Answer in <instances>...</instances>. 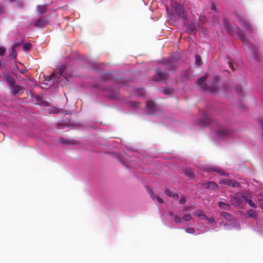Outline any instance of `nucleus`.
Masks as SVG:
<instances>
[{
    "label": "nucleus",
    "mask_w": 263,
    "mask_h": 263,
    "mask_svg": "<svg viewBox=\"0 0 263 263\" xmlns=\"http://www.w3.org/2000/svg\"><path fill=\"white\" fill-rule=\"evenodd\" d=\"M164 67L168 70H174L178 67V64L174 59H170L165 62Z\"/></svg>",
    "instance_id": "423d86ee"
},
{
    "label": "nucleus",
    "mask_w": 263,
    "mask_h": 263,
    "mask_svg": "<svg viewBox=\"0 0 263 263\" xmlns=\"http://www.w3.org/2000/svg\"><path fill=\"white\" fill-rule=\"evenodd\" d=\"M31 44L29 43H26L23 45V49L24 50H28L31 48Z\"/></svg>",
    "instance_id": "b1692460"
},
{
    "label": "nucleus",
    "mask_w": 263,
    "mask_h": 263,
    "mask_svg": "<svg viewBox=\"0 0 263 263\" xmlns=\"http://www.w3.org/2000/svg\"><path fill=\"white\" fill-rule=\"evenodd\" d=\"M5 80L8 84L10 89V92L12 95H21L24 91V88L18 85H16L15 80L9 75L5 76Z\"/></svg>",
    "instance_id": "f03ea898"
},
{
    "label": "nucleus",
    "mask_w": 263,
    "mask_h": 263,
    "mask_svg": "<svg viewBox=\"0 0 263 263\" xmlns=\"http://www.w3.org/2000/svg\"><path fill=\"white\" fill-rule=\"evenodd\" d=\"M6 51V49L3 47H0V55H4Z\"/></svg>",
    "instance_id": "72a5a7b5"
},
{
    "label": "nucleus",
    "mask_w": 263,
    "mask_h": 263,
    "mask_svg": "<svg viewBox=\"0 0 263 263\" xmlns=\"http://www.w3.org/2000/svg\"><path fill=\"white\" fill-rule=\"evenodd\" d=\"M10 2H15L17 0H9Z\"/></svg>",
    "instance_id": "09e8293b"
},
{
    "label": "nucleus",
    "mask_w": 263,
    "mask_h": 263,
    "mask_svg": "<svg viewBox=\"0 0 263 263\" xmlns=\"http://www.w3.org/2000/svg\"><path fill=\"white\" fill-rule=\"evenodd\" d=\"M186 200L184 197H182L179 200V203L181 204H183L185 203Z\"/></svg>",
    "instance_id": "c9c22d12"
},
{
    "label": "nucleus",
    "mask_w": 263,
    "mask_h": 263,
    "mask_svg": "<svg viewBox=\"0 0 263 263\" xmlns=\"http://www.w3.org/2000/svg\"><path fill=\"white\" fill-rule=\"evenodd\" d=\"M18 46L17 44H15L13 45L11 48V57L15 59L17 56L16 51L15 50V48Z\"/></svg>",
    "instance_id": "f3484780"
},
{
    "label": "nucleus",
    "mask_w": 263,
    "mask_h": 263,
    "mask_svg": "<svg viewBox=\"0 0 263 263\" xmlns=\"http://www.w3.org/2000/svg\"><path fill=\"white\" fill-rule=\"evenodd\" d=\"M213 171L216 172H217L218 174L221 175V176H228L229 175L228 173L223 172V171L220 170L218 168H214Z\"/></svg>",
    "instance_id": "412c9836"
},
{
    "label": "nucleus",
    "mask_w": 263,
    "mask_h": 263,
    "mask_svg": "<svg viewBox=\"0 0 263 263\" xmlns=\"http://www.w3.org/2000/svg\"><path fill=\"white\" fill-rule=\"evenodd\" d=\"M155 197H156V199L158 203H162L163 202V200L162 199H161V198H160L159 197L156 196Z\"/></svg>",
    "instance_id": "f704fd0d"
},
{
    "label": "nucleus",
    "mask_w": 263,
    "mask_h": 263,
    "mask_svg": "<svg viewBox=\"0 0 263 263\" xmlns=\"http://www.w3.org/2000/svg\"><path fill=\"white\" fill-rule=\"evenodd\" d=\"M167 78L168 74L166 72L158 70L156 72L154 79L157 82H162L166 80Z\"/></svg>",
    "instance_id": "6e6552de"
},
{
    "label": "nucleus",
    "mask_w": 263,
    "mask_h": 263,
    "mask_svg": "<svg viewBox=\"0 0 263 263\" xmlns=\"http://www.w3.org/2000/svg\"><path fill=\"white\" fill-rule=\"evenodd\" d=\"M165 194H166L167 196H170V197H171V196H173V197H174L175 196H176V195H175V194H173V193H172L170 190H167H167H165Z\"/></svg>",
    "instance_id": "bb28decb"
},
{
    "label": "nucleus",
    "mask_w": 263,
    "mask_h": 263,
    "mask_svg": "<svg viewBox=\"0 0 263 263\" xmlns=\"http://www.w3.org/2000/svg\"><path fill=\"white\" fill-rule=\"evenodd\" d=\"M138 105H139L138 102H132L131 103V105L133 106V107L138 106Z\"/></svg>",
    "instance_id": "a19ab883"
},
{
    "label": "nucleus",
    "mask_w": 263,
    "mask_h": 263,
    "mask_svg": "<svg viewBox=\"0 0 263 263\" xmlns=\"http://www.w3.org/2000/svg\"><path fill=\"white\" fill-rule=\"evenodd\" d=\"M174 222L176 223L181 224V220L179 217L175 216L174 218Z\"/></svg>",
    "instance_id": "c756f323"
},
{
    "label": "nucleus",
    "mask_w": 263,
    "mask_h": 263,
    "mask_svg": "<svg viewBox=\"0 0 263 263\" xmlns=\"http://www.w3.org/2000/svg\"><path fill=\"white\" fill-rule=\"evenodd\" d=\"M218 205L221 209L226 211H230L231 210V206L227 203H224L223 202H219Z\"/></svg>",
    "instance_id": "dca6fc26"
},
{
    "label": "nucleus",
    "mask_w": 263,
    "mask_h": 263,
    "mask_svg": "<svg viewBox=\"0 0 263 263\" xmlns=\"http://www.w3.org/2000/svg\"><path fill=\"white\" fill-rule=\"evenodd\" d=\"M16 68L17 69H18V67H17V65H16Z\"/></svg>",
    "instance_id": "8fccbe9b"
},
{
    "label": "nucleus",
    "mask_w": 263,
    "mask_h": 263,
    "mask_svg": "<svg viewBox=\"0 0 263 263\" xmlns=\"http://www.w3.org/2000/svg\"><path fill=\"white\" fill-rule=\"evenodd\" d=\"M248 215L250 217L252 218H256L257 216L256 213L252 210H250L248 211Z\"/></svg>",
    "instance_id": "5701e85b"
},
{
    "label": "nucleus",
    "mask_w": 263,
    "mask_h": 263,
    "mask_svg": "<svg viewBox=\"0 0 263 263\" xmlns=\"http://www.w3.org/2000/svg\"><path fill=\"white\" fill-rule=\"evenodd\" d=\"M186 232L189 234H194L195 229L193 228H190L185 230Z\"/></svg>",
    "instance_id": "cd10ccee"
},
{
    "label": "nucleus",
    "mask_w": 263,
    "mask_h": 263,
    "mask_svg": "<svg viewBox=\"0 0 263 263\" xmlns=\"http://www.w3.org/2000/svg\"><path fill=\"white\" fill-rule=\"evenodd\" d=\"M55 76V74H52L51 75H50L47 79H46V80L47 81H50L51 80H52L54 77Z\"/></svg>",
    "instance_id": "4c0bfd02"
},
{
    "label": "nucleus",
    "mask_w": 263,
    "mask_h": 263,
    "mask_svg": "<svg viewBox=\"0 0 263 263\" xmlns=\"http://www.w3.org/2000/svg\"><path fill=\"white\" fill-rule=\"evenodd\" d=\"M208 221L209 222H211V223H214L215 222V220L213 218H210L208 219Z\"/></svg>",
    "instance_id": "37998d69"
},
{
    "label": "nucleus",
    "mask_w": 263,
    "mask_h": 263,
    "mask_svg": "<svg viewBox=\"0 0 263 263\" xmlns=\"http://www.w3.org/2000/svg\"><path fill=\"white\" fill-rule=\"evenodd\" d=\"M223 22L224 26L226 28L228 33L229 34H232L233 33V29L229 20L227 18H224Z\"/></svg>",
    "instance_id": "4468645a"
},
{
    "label": "nucleus",
    "mask_w": 263,
    "mask_h": 263,
    "mask_svg": "<svg viewBox=\"0 0 263 263\" xmlns=\"http://www.w3.org/2000/svg\"><path fill=\"white\" fill-rule=\"evenodd\" d=\"M172 90L170 89H164L163 90V92L165 95H170L171 94Z\"/></svg>",
    "instance_id": "7c9ffc66"
},
{
    "label": "nucleus",
    "mask_w": 263,
    "mask_h": 263,
    "mask_svg": "<svg viewBox=\"0 0 263 263\" xmlns=\"http://www.w3.org/2000/svg\"><path fill=\"white\" fill-rule=\"evenodd\" d=\"M26 71V70H22L20 71V72L22 73H24Z\"/></svg>",
    "instance_id": "a18cd8bd"
},
{
    "label": "nucleus",
    "mask_w": 263,
    "mask_h": 263,
    "mask_svg": "<svg viewBox=\"0 0 263 263\" xmlns=\"http://www.w3.org/2000/svg\"><path fill=\"white\" fill-rule=\"evenodd\" d=\"M213 21L216 22L218 20V16L217 14L214 15L213 16Z\"/></svg>",
    "instance_id": "e433bc0d"
},
{
    "label": "nucleus",
    "mask_w": 263,
    "mask_h": 263,
    "mask_svg": "<svg viewBox=\"0 0 263 263\" xmlns=\"http://www.w3.org/2000/svg\"><path fill=\"white\" fill-rule=\"evenodd\" d=\"M202 186L204 188L209 189L210 190H216L218 189V186L217 184L213 181L203 183Z\"/></svg>",
    "instance_id": "9b49d317"
},
{
    "label": "nucleus",
    "mask_w": 263,
    "mask_h": 263,
    "mask_svg": "<svg viewBox=\"0 0 263 263\" xmlns=\"http://www.w3.org/2000/svg\"><path fill=\"white\" fill-rule=\"evenodd\" d=\"M207 78V74L200 78L197 82L198 87L203 91H209L211 93H216L218 89L217 84L219 81V77L218 76H215L210 85L205 83Z\"/></svg>",
    "instance_id": "f257e3e1"
},
{
    "label": "nucleus",
    "mask_w": 263,
    "mask_h": 263,
    "mask_svg": "<svg viewBox=\"0 0 263 263\" xmlns=\"http://www.w3.org/2000/svg\"><path fill=\"white\" fill-rule=\"evenodd\" d=\"M60 143L63 144H71V142L68 140H63L61 139L60 140Z\"/></svg>",
    "instance_id": "c85d7f7f"
},
{
    "label": "nucleus",
    "mask_w": 263,
    "mask_h": 263,
    "mask_svg": "<svg viewBox=\"0 0 263 263\" xmlns=\"http://www.w3.org/2000/svg\"><path fill=\"white\" fill-rule=\"evenodd\" d=\"M169 215L170 216H174V214L172 212H170L169 213Z\"/></svg>",
    "instance_id": "49530a36"
},
{
    "label": "nucleus",
    "mask_w": 263,
    "mask_h": 263,
    "mask_svg": "<svg viewBox=\"0 0 263 263\" xmlns=\"http://www.w3.org/2000/svg\"><path fill=\"white\" fill-rule=\"evenodd\" d=\"M62 67H63V66H62V67H61L60 68L59 71V72H60V73H61V74H62V73H61V69H62Z\"/></svg>",
    "instance_id": "de8ad7c7"
},
{
    "label": "nucleus",
    "mask_w": 263,
    "mask_h": 263,
    "mask_svg": "<svg viewBox=\"0 0 263 263\" xmlns=\"http://www.w3.org/2000/svg\"><path fill=\"white\" fill-rule=\"evenodd\" d=\"M230 130L226 127H221L217 131L218 136L220 137H224L230 134Z\"/></svg>",
    "instance_id": "9d476101"
},
{
    "label": "nucleus",
    "mask_w": 263,
    "mask_h": 263,
    "mask_svg": "<svg viewBox=\"0 0 263 263\" xmlns=\"http://www.w3.org/2000/svg\"><path fill=\"white\" fill-rule=\"evenodd\" d=\"M222 223H223V222H220V224H222Z\"/></svg>",
    "instance_id": "864d4df0"
},
{
    "label": "nucleus",
    "mask_w": 263,
    "mask_h": 263,
    "mask_svg": "<svg viewBox=\"0 0 263 263\" xmlns=\"http://www.w3.org/2000/svg\"><path fill=\"white\" fill-rule=\"evenodd\" d=\"M47 24V21L45 18H40L37 20L34 24L36 28H43Z\"/></svg>",
    "instance_id": "1a4fd4ad"
},
{
    "label": "nucleus",
    "mask_w": 263,
    "mask_h": 263,
    "mask_svg": "<svg viewBox=\"0 0 263 263\" xmlns=\"http://www.w3.org/2000/svg\"><path fill=\"white\" fill-rule=\"evenodd\" d=\"M4 12V7L0 5V14H3Z\"/></svg>",
    "instance_id": "ea45409f"
},
{
    "label": "nucleus",
    "mask_w": 263,
    "mask_h": 263,
    "mask_svg": "<svg viewBox=\"0 0 263 263\" xmlns=\"http://www.w3.org/2000/svg\"><path fill=\"white\" fill-rule=\"evenodd\" d=\"M140 96H143V94H142V93H141V95H140Z\"/></svg>",
    "instance_id": "603ef678"
},
{
    "label": "nucleus",
    "mask_w": 263,
    "mask_h": 263,
    "mask_svg": "<svg viewBox=\"0 0 263 263\" xmlns=\"http://www.w3.org/2000/svg\"><path fill=\"white\" fill-rule=\"evenodd\" d=\"M211 10L214 11L217 14L218 13V10L216 8V6L213 4H212L211 5Z\"/></svg>",
    "instance_id": "473e14b6"
},
{
    "label": "nucleus",
    "mask_w": 263,
    "mask_h": 263,
    "mask_svg": "<svg viewBox=\"0 0 263 263\" xmlns=\"http://www.w3.org/2000/svg\"><path fill=\"white\" fill-rule=\"evenodd\" d=\"M236 89L237 91L238 92V94L240 95L241 94V92L242 91L241 88L236 87Z\"/></svg>",
    "instance_id": "79ce46f5"
},
{
    "label": "nucleus",
    "mask_w": 263,
    "mask_h": 263,
    "mask_svg": "<svg viewBox=\"0 0 263 263\" xmlns=\"http://www.w3.org/2000/svg\"><path fill=\"white\" fill-rule=\"evenodd\" d=\"M245 201L246 202H248L251 206L253 208H256V204L251 199L246 198Z\"/></svg>",
    "instance_id": "393cba45"
},
{
    "label": "nucleus",
    "mask_w": 263,
    "mask_h": 263,
    "mask_svg": "<svg viewBox=\"0 0 263 263\" xmlns=\"http://www.w3.org/2000/svg\"><path fill=\"white\" fill-rule=\"evenodd\" d=\"M231 202L232 204L238 205L240 204V200L237 196H233L231 198Z\"/></svg>",
    "instance_id": "a211bd4d"
},
{
    "label": "nucleus",
    "mask_w": 263,
    "mask_h": 263,
    "mask_svg": "<svg viewBox=\"0 0 263 263\" xmlns=\"http://www.w3.org/2000/svg\"><path fill=\"white\" fill-rule=\"evenodd\" d=\"M146 107L148 111L154 112L156 109L155 103L152 101H147L146 103Z\"/></svg>",
    "instance_id": "ddd939ff"
},
{
    "label": "nucleus",
    "mask_w": 263,
    "mask_h": 263,
    "mask_svg": "<svg viewBox=\"0 0 263 263\" xmlns=\"http://www.w3.org/2000/svg\"><path fill=\"white\" fill-rule=\"evenodd\" d=\"M191 215L190 214H186L183 217V219L184 221H190L191 219Z\"/></svg>",
    "instance_id": "a878e982"
},
{
    "label": "nucleus",
    "mask_w": 263,
    "mask_h": 263,
    "mask_svg": "<svg viewBox=\"0 0 263 263\" xmlns=\"http://www.w3.org/2000/svg\"><path fill=\"white\" fill-rule=\"evenodd\" d=\"M220 215L227 219L230 218L231 216L230 214L224 211L220 212Z\"/></svg>",
    "instance_id": "4be33fe9"
},
{
    "label": "nucleus",
    "mask_w": 263,
    "mask_h": 263,
    "mask_svg": "<svg viewBox=\"0 0 263 263\" xmlns=\"http://www.w3.org/2000/svg\"><path fill=\"white\" fill-rule=\"evenodd\" d=\"M212 120L210 117L205 112L202 113L201 117L198 120V123L199 125L204 126L211 123Z\"/></svg>",
    "instance_id": "39448f33"
},
{
    "label": "nucleus",
    "mask_w": 263,
    "mask_h": 263,
    "mask_svg": "<svg viewBox=\"0 0 263 263\" xmlns=\"http://www.w3.org/2000/svg\"><path fill=\"white\" fill-rule=\"evenodd\" d=\"M194 215L198 217H199L202 219H204L206 218L205 215L203 214L202 213V211H196L195 213H194Z\"/></svg>",
    "instance_id": "aec40b11"
},
{
    "label": "nucleus",
    "mask_w": 263,
    "mask_h": 263,
    "mask_svg": "<svg viewBox=\"0 0 263 263\" xmlns=\"http://www.w3.org/2000/svg\"><path fill=\"white\" fill-rule=\"evenodd\" d=\"M150 196L152 198H154L155 197V195H154V194L151 191L150 193Z\"/></svg>",
    "instance_id": "c03bdc74"
},
{
    "label": "nucleus",
    "mask_w": 263,
    "mask_h": 263,
    "mask_svg": "<svg viewBox=\"0 0 263 263\" xmlns=\"http://www.w3.org/2000/svg\"><path fill=\"white\" fill-rule=\"evenodd\" d=\"M237 18L242 25L245 27L248 31H252V27L251 24L248 21L246 18L241 14H237Z\"/></svg>",
    "instance_id": "20e7f679"
},
{
    "label": "nucleus",
    "mask_w": 263,
    "mask_h": 263,
    "mask_svg": "<svg viewBox=\"0 0 263 263\" xmlns=\"http://www.w3.org/2000/svg\"><path fill=\"white\" fill-rule=\"evenodd\" d=\"M220 184H224L228 186H231L234 187H239L240 184L235 180H231L228 179H224L219 181Z\"/></svg>",
    "instance_id": "0eeeda50"
},
{
    "label": "nucleus",
    "mask_w": 263,
    "mask_h": 263,
    "mask_svg": "<svg viewBox=\"0 0 263 263\" xmlns=\"http://www.w3.org/2000/svg\"><path fill=\"white\" fill-rule=\"evenodd\" d=\"M184 173L190 179H192L195 177L194 174L193 173V172L189 169H185L184 170Z\"/></svg>",
    "instance_id": "6ab92c4d"
},
{
    "label": "nucleus",
    "mask_w": 263,
    "mask_h": 263,
    "mask_svg": "<svg viewBox=\"0 0 263 263\" xmlns=\"http://www.w3.org/2000/svg\"><path fill=\"white\" fill-rule=\"evenodd\" d=\"M47 7L46 5H39L37 7L36 10L37 12L40 14H43L46 12L47 11Z\"/></svg>",
    "instance_id": "2eb2a0df"
},
{
    "label": "nucleus",
    "mask_w": 263,
    "mask_h": 263,
    "mask_svg": "<svg viewBox=\"0 0 263 263\" xmlns=\"http://www.w3.org/2000/svg\"><path fill=\"white\" fill-rule=\"evenodd\" d=\"M175 10L177 15L180 17H183L184 14V10L182 6L181 5L178 4L177 3H175Z\"/></svg>",
    "instance_id": "f8f14e48"
},
{
    "label": "nucleus",
    "mask_w": 263,
    "mask_h": 263,
    "mask_svg": "<svg viewBox=\"0 0 263 263\" xmlns=\"http://www.w3.org/2000/svg\"><path fill=\"white\" fill-rule=\"evenodd\" d=\"M140 91H143V89H140Z\"/></svg>",
    "instance_id": "3c124183"
},
{
    "label": "nucleus",
    "mask_w": 263,
    "mask_h": 263,
    "mask_svg": "<svg viewBox=\"0 0 263 263\" xmlns=\"http://www.w3.org/2000/svg\"><path fill=\"white\" fill-rule=\"evenodd\" d=\"M196 63L199 64L201 61V58L199 55H196L195 56Z\"/></svg>",
    "instance_id": "2f4dec72"
},
{
    "label": "nucleus",
    "mask_w": 263,
    "mask_h": 263,
    "mask_svg": "<svg viewBox=\"0 0 263 263\" xmlns=\"http://www.w3.org/2000/svg\"><path fill=\"white\" fill-rule=\"evenodd\" d=\"M228 64H229V67L232 69V70L235 71V69L234 68L232 63H231V62H229Z\"/></svg>",
    "instance_id": "58836bf2"
},
{
    "label": "nucleus",
    "mask_w": 263,
    "mask_h": 263,
    "mask_svg": "<svg viewBox=\"0 0 263 263\" xmlns=\"http://www.w3.org/2000/svg\"><path fill=\"white\" fill-rule=\"evenodd\" d=\"M237 29L238 30L237 32V36H238V37L241 40L243 41V44L245 45V46H249L251 47H252V53L253 54V56H254V58L255 59V60H257V55H256V47L253 45H249V41H248V40L247 39V38L246 37L243 31H242L241 30V29L237 26Z\"/></svg>",
    "instance_id": "7ed1b4c3"
}]
</instances>
